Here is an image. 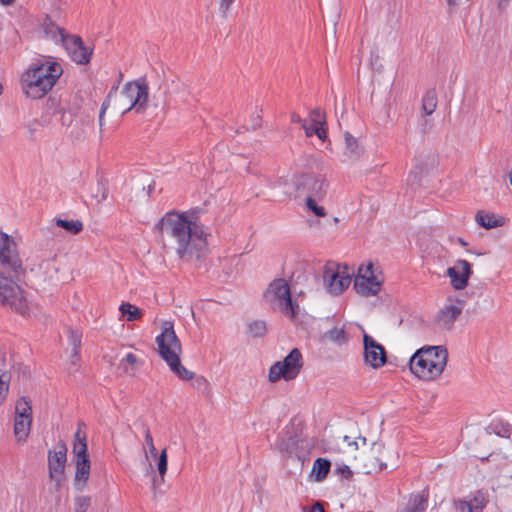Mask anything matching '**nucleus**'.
<instances>
[{
  "label": "nucleus",
  "instance_id": "a211bd4d",
  "mask_svg": "<svg viewBox=\"0 0 512 512\" xmlns=\"http://www.w3.org/2000/svg\"><path fill=\"white\" fill-rule=\"evenodd\" d=\"M464 303L461 300H449L436 316L437 324L445 329H450L455 320L462 313Z\"/></svg>",
  "mask_w": 512,
  "mask_h": 512
},
{
  "label": "nucleus",
  "instance_id": "6e6d98bb",
  "mask_svg": "<svg viewBox=\"0 0 512 512\" xmlns=\"http://www.w3.org/2000/svg\"><path fill=\"white\" fill-rule=\"evenodd\" d=\"M507 2H508V0H499L498 6L500 8H503L506 6Z\"/></svg>",
  "mask_w": 512,
  "mask_h": 512
},
{
  "label": "nucleus",
  "instance_id": "cd10ccee",
  "mask_svg": "<svg viewBox=\"0 0 512 512\" xmlns=\"http://www.w3.org/2000/svg\"><path fill=\"white\" fill-rule=\"evenodd\" d=\"M361 147L358 141L349 134L345 135V154L349 157H358L361 154Z\"/></svg>",
  "mask_w": 512,
  "mask_h": 512
},
{
  "label": "nucleus",
  "instance_id": "b1692460",
  "mask_svg": "<svg viewBox=\"0 0 512 512\" xmlns=\"http://www.w3.org/2000/svg\"><path fill=\"white\" fill-rule=\"evenodd\" d=\"M331 463L325 458H317L312 467V473L314 474L317 482H322L326 479L330 471Z\"/></svg>",
  "mask_w": 512,
  "mask_h": 512
},
{
  "label": "nucleus",
  "instance_id": "0eeeda50",
  "mask_svg": "<svg viewBox=\"0 0 512 512\" xmlns=\"http://www.w3.org/2000/svg\"><path fill=\"white\" fill-rule=\"evenodd\" d=\"M0 303L23 316L35 315L34 305L13 280L0 275Z\"/></svg>",
  "mask_w": 512,
  "mask_h": 512
},
{
  "label": "nucleus",
  "instance_id": "a878e982",
  "mask_svg": "<svg viewBox=\"0 0 512 512\" xmlns=\"http://www.w3.org/2000/svg\"><path fill=\"white\" fill-rule=\"evenodd\" d=\"M247 332L251 337H264L267 333V324L264 320H253L247 323Z\"/></svg>",
  "mask_w": 512,
  "mask_h": 512
},
{
  "label": "nucleus",
  "instance_id": "49530a36",
  "mask_svg": "<svg viewBox=\"0 0 512 512\" xmlns=\"http://www.w3.org/2000/svg\"><path fill=\"white\" fill-rule=\"evenodd\" d=\"M195 383L197 384L198 387H200L202 385L205 386L207 384V381L203 376H198L195 378Z\"/></svg>",
  "mask_w": 512,
  "mask_h": 512
},
{
  "label": "nucleus",
  "instance_id": "72a5a7b5",
  "mask_svg": "<svg viewBox=\"0 0 512 512\" xmlns=\"http://www.w3.org/2000/svg\"><path fill=\"white\" fill-rule=\"evenodd\" d=\"M10 375L8 372L0 369V403H2L9 390Z\"/></svg>",
  "mask_w": 512,
  "mask_h": 512
},
{
  "label": "nucleus",
  "instance_id": "f8f14e48",
  "mask_svg": "<svg viewBox=\"0 0 512 512\" xmlns=\"http://www.w3.org/2000/svg\"><path fill=\"white\" fill-rule=\"evenodd\" d=\"M32 424V407L26 398H20L15 405L13 433L18 443L28 439Z\"/></svg>",
  "mask_w": 512,
  "mask_h": 512
},
{
  "label": "nucleus",
  "instance_id": "c03bdc74",
  "mask_svg": "<svg viewBox=\"0 0 512 512\" xmlns=\"http://www.w3.org/2000/svg\"><path fill=\"white\" fill-rule=\"evenodd\" d=\"M276 446L281 452H288V444L284 439H278Z\"/></svg>",
  "mask_w": 512,
  "mask_h": 512
},
{
  "label": "nucleus",
  "instance_id": "9b49d317",
  "mask_svg": "<svg viewBox=\"0 0 512 512\" xmlns=\"http://www.w3.org/2000/svg\"><path fill=\"white\" fill-rule=\"evenodd\" d=\"M73 453L76 457L75 485L78 489H82L90 475V460L87 452L86 437L85 435L81 436L79 430L75 433Z\"/></svg>",
  "mask_w": 512,
  "mask_h": 512
},
{
  "label": "nucleus",
  "instance_id": "f257e3e1",
  "mask_svg": "<svg viewBox=\"0 0 512 512\" xmlns=\"http://www.w3.org/2000/svg\"><path fill=\"white\" fill-rule=\"evenodd\" d=\"M156 227L172 239L179 259L187 262L200 260L205 254L210 233L189 212H168Z\"/></svg>",
  "mask_w": 512,
  "mask_h": 512
},
{
  "label": "nucleus",
  "instance_id": "f03ea898",
  "mask_svg": "<svg viewBox=\"0 0 512 512\" xmlns=\"http://www.w3.org/2000/svg\"><path fill=\"white\" fill-rule=\"evenodd\" d=\"M63 74V68L52 57H43L33 62L21 77L23 92L31 99H40L48 94Z\"/></svg>",
  "mask_w": 512,
  "mask_h": 512
},
{
  "label": "nucleus",
  "instance_id": "6ab92c4d",
  "mask_svg": "<svg viewBox=\"0 0 512 512\" xmlns=\"http://www.w3.org/2000/svg\"><path fill=\"white\" fill-rule=\"evenodd\" d=\"M447 274L451 279L452 286L456 290H462L468 284L471 265L467 260H458L452 267L448 268Z\"/></svg>",
  "mask_w": 512,
  "mask_h": 512
},
{
  "label": "nucleus",
  "instance_id": "a19ab883",
  "mask_svg": "<svg viewBox=\"0 0 512 512\" xmlns=\"http://www.w3.org/2000/svg\"><path fill=\"white\" fill-rule=\"evenodd\" d=\"M122 362H126L130 365H134L137 363V357L133 353H127L125 357L122 359Z\"/></svg>",
  "mask_w": 512,
  "mask_h": 512
},
{
  "label": "nucleus",
  "instance_id": "4d7b16f0",
  "mask_svg": "<svg viewBox=\"0 0 512 512\" xmlns=\"http://www.w3.org/2000/svg\"><path fill=\"white\" fill-rule=\"evenodd\" d=\"M372 446L373 449H376L377 451H379L382 448V445L376 442H373Z\"/></svg>",
  "mask_w": 512,
  "mask_h": 512
},
{
  "label": "nucleus",
  "instance_id": "bb28decb",
  "mask_svg": "<svg viewBox=\"0 0 512 512\" xmlns=\"http://www.w3.org/2000/svg\"><path fill=\"white\" fill-rule=\"evenodd\" d=\"M56 225L65 229L70 234H78L83 229V224L79 220H67V219H57Z\"/></svg>",
  "mask_w": 512,
  "mask_h": 512
},
{
  "label": "nucleus",
  "instance_id": "a18cd8bd",
  "mask_svg": "<svg viewBox=\"0 0 512 512\" xmlns=\"http://www.w3.org/2000/svg\"><path fill=\"white\" fill-rule=\"evenodd\" d=\"M291 121L293 123H301V125H303V122H304L302 120V118L298 114H296V113H292L291 114Z\"/></svg>",
  "mask_w": 512,
  "mask_h": 512
},
{
  "label": "nucleus",
  "instance_id": "423d86ee",
  "mask_svg": "<svg viewBox=\"0 0 512 512\" xmlns=\"http://www.w3.org/2000/svg\"><path fill=\"white\" fill-rule=\"evenodd\" d=\"M264 298L271 308L290 318L298 314L299 306L292 300L289 284L282 278L275 279L269 284Z\"/></svg>",
  "mask_w": 512,
  "mask_h": 512
},
{
  "label": "nucleus",
  "instance_id": "2eb2a0df",
  "mask_svg": "<svg viewBox=\"0 0 512 512\" xmlns=\"http://www.w3.org/2000/svg\"><path fill=\"white\" fill-rule=\"evenodd\" d=\"M67 461V447L64 442L56 444L55 451L48 452L49 476L52 480L60 482L64 474Z\"/></svg>",
  "mask_w": 512,
  "mask_h": 512
},
{
  "label": "nucleus",
  "instance_id": "473e14b6",
  "mask_svg": "<svg viewBox=\"0 0 512 512\" xmlns=\"http://www.w3.org/2000/svg\"><path fill=\"white\" fill-rule=\"evenodd\" d=\"M69 344L72 346V358L79 357V348L81 346V334L77 331H69Z\"/></svg>",
  "mask_w": 512,
  "mask_h": 512
},
{
  "label": "nucleus",
  "instance_id": "39448f33",
  "mask_svg": "<svg viewBox=\"0 0 512 512\" xmlns=\"http://www.w3.org/2000/svg\"><path fill=\"white\" fill-rule=\"evenodd\" d=\"M149 99V86L145 78H138L128 81L122 87L116 105L122 113L135 111L138 114L144 113L147 109Z\"/></svg>",
  "mask_w": 512,
  "mask_h": 512
},
{
  "label": "nucleus",
  "instance_id": "79ce46f5",
  "mask_svg": "<svg viewBox=\"0 0 512 512\" xmlns=\"http://www.w3.org/2000/svg\"><path fill=\"white\" fill-rule=\"evenodd\" d=\"M355 445L356 449H359L361 446H366L367 439L365 437H358L353 443H349V445Z\"/></svg>",
  "mask_w": 512,
  "mask_h": 512
},
{
  "label": "nucleus",
  "instance_id": "c756f323",
  "mask_svg": "<svg viewBox=\"0 0 512 512\" xmlns=\"http://www.w3.org/2000/svg\"><path fill=\"white\" fill-rule=\"evenodd\" d=\"M302 128L305 131L307 137H311L313 135H317V137L321 140L326 138V131L324 126L311 122L308 124L307 122H303Z\"/></svg>",
  "mask_w": 512,
  "mask_h": 512
},
{
  "label": "nucleus",
  "instance_id": "c85d7f7f",
  "mask_svg": "<svg viewBox=\"0 0 512 512\" xmlns=\"http://www.w3.org/2000/svg\"><path fill=\"white\" fill-rule=\"evenodd\" d=\"M119 310L121 311L122 315L126 317L127 321H135L142 315L141 310L130 303L121 304Z\"/></svg>",
  "mask_w": 512,
  "mask_h": 512
},
{
  "label": "nucleus",
  "instance_id": "ddd939ff",
  "mask_svg": "<svg viewBox=\"0 0 512 512\" xmlns=\"http://www.w3.org/2000/svg\"><path fill=\"white\" fill-rule=\"evenodd\" d=\"M382 280L375 275L373 264L367 263L358 268L354 279V289L362 296H375L380 291Z\"/></svg>",
  "mask_w": 512,
  "mask_h": 512
},
{
  "label": "nucleus",
  "instance_id": "5fc2aeb1",
  "mask_svg": "<svg viewBox=\"0 0 512 512\" xmlns=\"http://www.w3.org/2000/svg\"><path fill=\"white\" fill-rule=\"evenodd\" d=\"M376 461L378 462L379 470H383L384 468H386V463L379 461L378 459H376Z\"/></svg>",
  "mask_w": 512,
  "mask_h": 512
},
{
  "label": "nucleus",
  "instance_id": "4c0bfd02",
  "mask_svg": "<svg viewBox=\"0 0 512 512\" xmlns=\"http://www.w3.org/2000/svg\"><path fill=\"white\" fill-rule=\"evenodd\" d=\"M117 90H118V85H115V86H113L111 88V90L109 91L106 99L102 103V106H101V109H100V113L101 114H105L106 113L108 107L110 106V102H111L112 97L117 95Z\"/></svg>",
  "mask_w": 512,
  "mask_h": 512
},
{
  "label": "nucleus",
  "instance_id": "e433bc0d",
  "mask_svg": "<svg viewBox=\"0 0 512 512\" xmlns=\"http://www.w3.org/2000/svg\"><path fill=\"white\" fill-rule=\"evenodd\" d=\"M90 506V497L78 496L75 498V512H86Z\"/></svg>",
  "mask_w": 512,
  "mask_h": 512
},
{
  "label": "nucleus",
  "instance_id": "603ef678",
  "mask_svg": "<svg viewBox=\"0 0 512 512\" xmlns=\"http://www.w3.org/2000/svg\"><path fill=\"white\" fill-rule=\"evenodd\" d=\"M101 189H102V195H101V198L98 200V202L103 201L107 198V190L104 187H102Z\"/></svg>",
  "mask_w": 512,
  "mask_h": 512
},
{
  "label": "nucleus",
  "instance_id": "f704fd0d",
  "mask_svg": "<svg viewBox=\"0 0 512 512\" xmlns=\"http://www.w3.org/2000/svg\"><path fill=\"white\" fill-rule=\"evenodd\" d=\"M326 336L328 339L336 343H344L346 341V335L343 328L334 327L326 333Z\"/></svg>",
  "mask_w": 512,
  "mask_h": 512
},
{
  "label": "nucleus",
  "instance_id": "aec40b11",
  "mask_svg": "<svg viewBox=\"0 0 512 512\" xmlns=\"http://www.w3.org/2000/svg\"><path fill=\"white\" fill-rule=\"evenodd\" d=\"M488 502V495L484 491H477L469 500H458L456 508L460 512H482Z\"/></svg>",
  "mask_w": 512,
  "mask_h": 512
},
{
  "label": "nucleus",
  "instance_id": "1a4fd4ad",
  "mask_svg": "<svg viewBox=\"0 0 512 512\" xmlns=\"http://www.w3.org/2000/svg\"><path fill=\"white\" fill-rule=\"evenodd\" d=\"M304 365V359L298 348L292 349L282 360L275 362L269 369L268 378L270 382H277L280 379L291 381L297 378Z\"/></svg>",
  "mask_w": 512,
  "mask_h": 512
},
{
  "label": "nucleus",
  "instance_id": "58836bf2",
  "mask_svg": "<svg viewBox=\"0 0 512 512\" xmlns=\"http://www.w3.org/2000/svg\"><path fill=\"white\" fill-rule=\"evenodd\" d=\"M311 122L324 126L325 115L320 109H314L310 113Z\"/></svg>",
  "mask_w": 512,
  "mask_h": 512
},
{
  "label": "nucleus",
  "instance_id": "dca6fc26",
  "mask_svg": "<svg viewBox=\"0 0 512 512\" xmlns=\"http://www.w3.org/2000/svg\"><path fill=\"white\" fill-rule=\"evenodd\" d=\"M364 358L367 364L373 368H380L386 363V352L372 336L364 334Z\"/></svg>",
  "mask_w": 512,
  "mask_h": 512
},
{
  "label": "nucleus",
  "instance_id": "c9c22d12",
  "mask_svg": "<svg viewBox=\"0 0 512 512\" xmlns=\"http://www.w3.org/2000/svg\"><path fill=\"white\" fill-rule=\"evenodd\" d=\"M157 469L160 476L163 478L167 472V452L166 449H163L160 455H157Z\"/></svg>",
  "mask_w": 512,
  "mask_h": 512
},
{
  "label": "nucleus",
  "instance_id": "f3484780",
  "mask_svg": "<svg viewBox=\"0 0 512 512\" xmlns=\"http://www.w3.org/2000/svg\"><path fill=\"white\" fill-rule=\"evenodd\" d=\"M62 46L75 63L82 65L89 63L92 49L86 47L79 36L70 35Z\"/></svg>",
  "mask_w": 512,
  "mask_h": 512
},
{
  "label": "nucleus",
  "instance_id": "4be33fe9",
  "mask_svg": "<svg viewBox=\"0 0 512 512\" xmlns=\"http://www.w3.org/2000/svg\"><path fill=\"white\" fill-rule=\"evenodd\" d=\"M42 29L46 37L53 40L56 44H62L70 36L64 29L54 24L51 19L46 18L42 24Z\"/></svg>",
  "mask_w": 512,
  "mask_h": 512
},
{
  "label": "nucleus",
  "instance_id": "393cba45",
  "mask_svg": "<svg viewBox=\"0 0 512 512\" xmlns=\"http://www.w3.org/2000/svg\"><path fill=\"white\" fill-rule=\"evenodd\" d=\"M437 107V94L435 90H428L422 98V110L426 115L434 113Z\"/></svg>",
  "mask_w": 512,
  "mask_h": 512
},
{
  "label": "nucleus",
  "instance_id": "7c9ffc66",
  "mask_svg": "<svg viewBox=\"0 0 512 512\" xmlns=\"http://www.w3.org/2000/svg\"><path fill=\"white\" fill-rule=\"evenodd\" d=\"M144 439H145L144 451H145L146 458L149 460V458L151 457L156 460L158 453H157V449L154 445L153 437H152L148 427H146L144 430Z\"/></svg>",
  "mask_w": 512,
  "mask_h": 512
},
{
  "label": "nucleus",
  "instance_id": "412c9836",
  "mask_svg": "<svg viewBox=\"0 0 512 512\" xmlns=\"http://www.w3.org/2000/svg\"><path fill=\"white\" fill-rule=\"evenodd\" d=\"M475 221L479 226L487 230L501 227L505 224L504 217L486 210L478 211L475 215Z\"/></svg>",
  "mask_w": 512,
  "mask_h": 512
},
{
  "label": "nucleus",
  "instance_id": "13d9d810",
  "mask_svg": "<svg viewBox=\"0 0 512 512\" xmlns=\"http://www.w3.org/2000/svg\"><path fill=\"white\" fill-rule=\"evenodd\" d=\"M3 92V86L0 84V95L2 94Z\"/></svg>",
  "mask_w": 512,
  "mask_h": 512
},
{
  "label": "nucleus",
  "instance_id": "20e7f679",
  "mask_svg": "<svg viewBox=\"0 0 512 512\" xmlns=\"http://www.w3.org/2000/svg\"><path fill=\"white\" fill-rule=\"evenodd\" d=\"M156 343L160 357L167 363L170 370L175 373L179 379L186 381L194 378V373L181 364V342L171 322H165L163 324L161 333L156 337Z\"/></svg>",
  "mask_w": 512,
  "mask_h": 512
},
{
  "label": "nucleus",
  "instance_id": "4468645a",
  "mask_svg": "<svg viewBox=\"0 0 512 512\" xmlns=\"http://www.w3.org/2000/svg\"><path fill=\"white\" fill-rule=\"evenodd\" d=\"M0 263L16 274L23 271L22 261L16 249V243L6 233L0 232Z\"/></svg>",
  "mask_w": 512,
  "mask_h": 512
},
{
  "label": "nucleus",
  "instance_id": "5701e85b",
  "mask_svg": "<svg viewBox=\"0 0 512 512\" xmlns=\"http://www.w3.org/2000/svg\"><path fill=\"white\" fill-rule=\"evenodd\" d=\"M428 505V497L424 494L411 495L406 506L400 512H425Z\"/></svg>",
  "mask_w": 512,
  "mask_h": 512
},
{
  "label": "nucleus",
  "instance_id": "8fccbe9b",
  "mask_svg": "<svg viewBox=\"0 0 512 512\" xmlns=\"http://www.w3.org/2000/svg\"><path fill=\"white\" fill-rule=\"evenodd\" d=\"M104 116L105 114H101L99 113V126H100V129L102 130L103 126H104Z\"/></svg>",
  "mask_w": 512,
  "mask_h": 512
},
{
  "label": "nucleus",
  "instance_id": "9d476101",
  "mask_svg": "<svg viewBox=\"0 0 512 512\" xmlns=\"http://www.w3.org/2000/svg\"><path fill=\"white\" fill-rule=\"evenodd\" d=\"M298 196L316 197L323 199L327 192L328 184L325 176L315 172H303L295 180Z\"/></svg>",
  "mask_w": 512,
  "mask_h": 512
},
{
  "label": "nucleus",
  "instance_id": "ea45409f",
  "mask_svg": "<svg viewBox=\"0 0 512 512\" xmlns=\"http://www.w3.org/2000/svg\"><path fill=\"white\" fill-rule=\"evenodd\" d=\"M336 472L344 478H349L352 475V471L347 465L340 466L336 469Z\"/></svg>",
  "mask_w": 512,
  "mask_h": 512
},
{
  "label": "nucleus",
  "instance_id": "3c124183",
  "mask_svg": "<svg viewBox=\"0 0 512 512\" xmlns=\"http://www.w3.org/2000/svg\"><path fill=\"white\" fill-rule=\"evenodd\" d=\"M498 428V425L497 424H492V429L493 431L497 434V435H500V436H504V433H502L500 430L497 429Z\"/></svg>",
  "mask_w": 512,
  "mask_h": 512
},
{
  "label": "nucleus",
  "instance_id": "09e8293b",
  "mask_svg": "<svg viewBox=\"0 0 512 512\" xmlns=\"http://www.w3.org/2000/svg\"><path fill=\"white\" fill-rule=\"evenodd\" d=\"M449 7L455 8L459 5L460 0H446Z\"/></svg>",
  "mask_w": 512,
  "mask_h": 512
},
{
  "label": "nucleus",
  "instance_id": "37998d69",
  "mask_svg": "<svg viewBox=\"0 0 512 512\" xmlns=\"http://www.w3.org/2000/svg\"><path fill=\"white\" fill-rule=\"evenodd\" d=\"M233 1L234 0H223L220 3V10H221V12L225 14L228 11V9L230 8V5H231V3Z\"/></svg>",
  "mask_w": 512,
  "mask_h": 512
},
{
  "label": "nucleus",
  "instance_id": "de8ad7c7",
  "mask_svg": "<svg viewBox=\"0 0 512 512\" xmlns=\"http://www.w3.org/2000/svg\"><path fill=\"white\" fill-rule=\"evenodd\" d=\"M310 512H324L323 507L319 503H315L311 509Z\"/></svg>",
  "mask_w": 512,
  "mask_h": 512
},
{
  "label": "nucleus",
  "instance_id": "6e6552de",
  "mask_svg": "<svg viewBox=\"0 0 512 512\" xmlns=\"http://www.w3.org/2000/svg\"><path fill=\"white\" fill-rule=\"evenodd\" d=\"M354 270L347 265L328 262L323 269V284L331 295H339L351 284Z\"/></svg>",
  "mask_w": 512,
  "mask_h": 512
},
{
  "label": "nucleus",
  "instance_id": "2f4dec72",
  "mask_svg": "<svg viewBox=\"0 0 512 512\" xmlns=\"http://www.w3.org/2000/svg\"><path fill=\"white\" fill-rule=\"evenodd\" d=\"M320 199L316 197H306L305 205L307 210L313 212L317 217H324L326 215L325 208L317 204Z\"/></svg>",
  "mask_w": 512,
  "mask_h": 512
},
{
  "label": "nucleus",
  "instance_id": "864d4df0",
  "mask_svg": "<svg viewBox=\"0 0 512 512\" xmlns=\"http://www.w3.org/2000/svg\"><path fill=\"white\" fill-rule=\"evenodd\" d=\"M15 0H0L2 5L8 6L11 5Z\"/></svg>",
  "mask_w": 512,
  "mask_h": 512
},
{
  "label": "nucleus",
  "instance_id": "7ed1b4c3",
  "mask_svg": "<svg viewBox=\"0 0 512 512\" xmlns=\"http://www.w3.org/2000/svg\"><path fill=\"white\" fill-rule=\"evenodd\" d=\"M448 361V351L444 346H423L410 358L411 372L418 378L434 380L444 371Z\"/></svg>",
  "mask_w": 512,
  "mask_h": 512
}]
</instances>
